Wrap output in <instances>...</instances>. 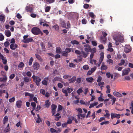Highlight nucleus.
Instances as JSON below:
<instances>
[{
    "mask_svg": "<svg viewBox=\"0 0 133 133\" xmlns=\"http://www.w3.org/2000/svg\"><path fill=\"white\" fill-rule=\"evenodd\" d=\"M31 32L35 35H37L40 34L41 35L43 34L40 29L37 27H33L31 30Z\"/></svg>",
    "mask_w": 133,
    "mask_h": 133,
    "instance_id": "obj_1",
    "label": "nucleus"
},
{
    "mask_svg": "<svg viewBox=\"0 0 133 133\" xmlns=\"http://www.w3.org/2000/svg\"><path fill=\"white\" fill-rule=\"evenodd\" d=\"M100 57L98 62V63H97V66L99 67L102 62L104 57V53L102 52L100 54Z\"/></svg>",
    "mask_w": 133,
    "mask_h": 133,
    "instance_id": "obj_2",
    "label": "nucleus"
},
{
    "mask_svg": "<svg viewBox=\"0 0 133 133\" xmlns=\"http://www.w3.org/2000/svg\"><path fill=\"white\" fill-rule=\"evenodd\" d=\"M121 115L119 114H116L115 113H111V117L112 119L114 118L119 119L120 118Z\"/></svg>",
    "mask_w": 133,
    "mask_h": 133,
    "instance_id": "obj_3",
    "label": "nucleus"
},
{
    "mask_svg": "<svg viewBox=\"0 0 133 133\" xmlns=\"http://www.w3.org/2000/svg\"><path fill=\"white\" fill-rule=\"evenodd\" d=\"M41 81V79L39 77L36 76V79L34 81L36 85L37 86H39L40 85V82Z\"/></svg>",
    "mask_w": 133,
    "mask_h": 133,
    "instance_id": "obj_4",
    "label": "nucleus"
},
{
    "mask_svg": "<svg viewBox=\"0 0 133 133\" xmlns=\"http://www.w3.org/2000/svg\"><path fill=\"white\" fill-rule=\"evenodd\" d=\"M22 104V102L21 100L17 101L16 102V105L17 108H21Z\"/></svg>",
    "mask_w": 133,
    "mask_h": 133,
    "instance_id": "obj_5",
    "label": "nucleus"
},
{
    "mask_svg": "<svg viewBox=\"0 0 133 133\" xmlns=\"http://www.w3.org/2000/svg\"><path fill=\"white\" fill-rule=\"evenodd\" d=\"M49 80L48 77H46L42 81V83L43 85H48V81Z\"/></svg>",
    "mask_w": 133,
    "mask_h": 133,
    "instance_id": "obj_6",
    "label": "nucleus"
},
{
    "mask_svg": "<svg viewBox=\"0 0 133 133\" xmlns=\"http://www.w3.org/2000/svg\"><path fill=\"white\" fill-rule=\"evenodd\" d=\"M39 64L38 62H35L33 65V68L34 70H38L39 67Z\"/></svg>",
    "mask_w": 133,
    "mask_h": 133,
    "instance_id": "obj_7",
    "label": "nucleus"
},
{
    "mask_svg": "<svg viewBox=\"0 0 133 133\" xmlns=\"http://www.w3.org/2000/svg\"><path fill=\"white\" fill-rule=\"evenodd\" d=\"M33 41L32 38L31 37L27 38L25 40H23V42L26 43H28L30 42H31Z\"/></svg>",
    "mask_w": 133,
    "mask_h": 133,
    "instance_id": "obj_8",
    "label": "nucleus"
},
{
    "mask_svg": "<svg viewBox=\"0 0 133 133\" xmlns=\"http://www.w3.org/2000/svg\"><path fill=\"white\" fill-rule=\"evenodd\" d=\"M26 11L28 12H30V13L32 12L33 8H32L30 6H26L25 8Z\"/></svg>",
    "mask_w": 133,
    "mask_h": 133,
    "instance_id": "obj_9",
    "label": "nucleus"
},
{
    "mask_svg": "<svg viewBox=\"0 0 133 133\" xmlns=\"http://www.w3.org/2000/svg\"><path fill=\"white\" fill-rule=\"evenodd\" d=\"M108 69V67L105 65L104 62H103L101 67V69L102 70H106Z\"/></svg>",
    "mask_w": 133,
    "mask_h": 133,
    "instance_id": "obj_10",
    "label": "nucleus"
},
{
    "mask_svg": "<svg viewBox=\"0 0 133 133\" xmlns=\"http://www.w3.org/2000/svg\"><path fill=\"white\" fill-rule=\"evenodd\" d=\"M18 45L16 44H15L14 45V44H11L10 45V48L14 50L18 47Z\"/></svg>",
    "mask_w": 133,
    "mask_h": 133,
    "instance_id": "obj_11",
    "label": "nucleus"
},
{
    "mask_svg": "<svg viewBox=\"0 0 133 133\" xmlns=\"http://www.w3.org/2000/svg\"><path fill=\"white\" fill-rule=\"evenodd\" d=\"M5 35L7 37H9L11 36V32L10 31L8 30H6L4 31Z\"/></svg>",
    "mask_w": 133,
    "mask_h": 133,
    "instance_id": "obj_12",
    "label": "nucleus"
},
{
    "mask_svg": "<svg viewBox=\"0 0 133 133\" xmlns=\"http://www.w3.org/2000/svg\"><path fill=\"white\" fill-rule=\"evenodd\" d=\"M5 16L0 15V21H1V23H4L5 21Z\"/></svg>",
    "mask_w": 133,
    "mask_h": 133,
    "instance_id": "obj_13",
    "label": "nucleus"
},
{
    "mask_svg": "<svg viewBox=\"0 0 133 133\" xmlns=\"http://www.w3.org/2000/svg\"><path fill=\"white\" fill-rule=\"evenodd\" d=\"M86 81L88 82L92 83L94 79L91 77H87L86 78Z\"/></svg>",
    "mask_w": 133,
    "mask_h": 133,
    "instance_id": "obj_14",
    "label": "nucleus"
},
{
    "mask_svg": "<svg viewBox=\"0 0 133 133\" xmlns=\"http://www.w3.org/2000/svg\"><path fill=\"white\" fill-rule=\"evenodd\" d=\"M76 79V77L75 76H73L72 78L69 79V82L70 83L74 82Z\"/></svg>",
    "mask_w": 133,
    "mask_h": 133,
    "instance_id": "obj_15",
    "label": "nucleus"
},
{
    "mask_svg": "<svg viewBox=\"0 0 133 133\" xmlns=\"http://www.w3.org/2000/svg\"><path fill=\"white\" fill-rule=\"evenodd\" d=\"M7 79V77L5 76L3 77L0 78V82H5Z\"/></svg>",
    "mask_w": 133,
    "mask_h": 133,
    "instance_id": "obj_16",
    "label": "nucleus"
},
{
    "mask_svg": "<svg viewBox=\"0 0 133 133\" xmlns=\"http://www.w3.org/2000/svg\"><path fill=\"white\" fill-rule=\"evenodd\" d=\"M50 105V103L49 102V100H47L45 102V106L47 108H48Z\"/></svg>",
    "mask_w": 133,
    "mask_h": 133,
    "instance_id": "obj_17",
    "label": "nucleus"
},
{
    "mask_svg": "<svg viewBox=\"0 0 133 133\" xmlns=\"http://www.w3.org/2000/svg\"><path fill=\"white\" fill-rule=\"evenodd\" d=\"M35 56L36 58L40 61L42 62L43 61V59L40 55L37 54H36Z\"/></svg>",
    "mask_w": 133,
    "mask_h": 133,
    "instance_id": "obj_18",
    "label": "nucleus"
},
{
    "mask_svg": "<svg viewBox=\"0 0 133 133\" xmlns=\"http://www.w3.org/2000/svg\"><path fill=\"white\" fill-rule=\"evenodd\" d=\"M113 94L114 96L117 97H121L122 96L121 94L117 92H114Z\"/></svg>",
    "mask_w": 133,
    "mask_h": 133,
    "instance_id": "obj_19",
    "label": "nucleus"
},
{
    "mask_svg": "<svg viewBox=\"0 0 133 133\" xmlns=\"http://www.w3.org/2000/svg\"><path fill=\"white\" fill-rule=\"evenodd\" d=\"M41 46L42 50L43 51H45L46 50L45 45L42 43H41Z\"/></svg>",
    "mask_w": 133,
    "mask_h": 133,
    "instance_id": "obj_20",
    "label": "nucleus"
},
{
    "mask_svg": "<svg viewBox=\"0 0 133 133\" xmlns=\"http://www.w3.org/2000/svg\"><path fill=\"white\" fill-rule=\"evenodd\" d=\"M8 118L7 116H5L4 117L3 119V124L4 125L5 124L8 122Z\"/></svg>",
    "mask_w": 133,
    "mask_h": 133,
    "instance_id": "obj_21",
    "label": "nucleus"
},
{
    "mask_svg": "<svg viewBox=\"0 0 133 133\" xmlns=\"http://www.w3.org/2000/svg\"><path fill=\"white\" fill-rule=\"evenodd\" d=\"M1 58L2 60V61L3 63L5 64H6L7 62L6 58L4 56L3 57Z\"/></svg>",
    "mask_w": 133,
    "mask_h": 133,
    "instance_id": "obj_22",
    "label": "nucleus"
},
{
    "mask_svg": "<svg viewBox=\"0 0 133 133\" xmlns=\"http://www.w3.org/2000/svg\"><path fill=\"white\" fill-rule=\"evenodd\" d=\"M82 56L84 58H85L88 54V53H86L83 51H82Z\"/></svg>",
    "mask_w": 133,
    "mask_h": 133,
    "instance_id": "obj_23",
    "label": "nucleus"
},
{
    "mask_svg": "<svg viewBox=\"0 0 133 133\" xmlns=\"http://www.w3.org/2000/svg\"><path fill=\"white\" fill-rule=\"evenodd\" d=\"M25 96H30L31 97H32L34 96L33 94H31L27 92H26L25 93Z\"/></svg>",
    "mask_w": 133,
    "mask_h": 133,
    "instance_id": "obj_24",
    "label": "nucleus"
},
{
    "mask_svg": "<svg viewBox=\"0 0 133 133\" xmlns=\"http://www.w3.org/2000/svg\"><path fill=\"white\" fill-rule=\"evenodd\" d=\"M62 51V49L59 47H57L56 48V53L60 54Z\"/></svg>",
    "mask_w": 133,
    "mask_h": 133,
    "instance_id": "obj_25",
    "label": "nucleus"
},
{
    "mask_svg": "<svg viewBox=\"0 0 133 133\" xmlns=\"http://www.w3.org/2000/svg\"><path fill=\"white\" fill-rule=\"evenodd\" d=\"M71 43L72 44L78 45L79 44V42L76 40H73L71 41Z\"/></svg>",
    "mask_w": 133,
    "mask_h": 133,
    "instance_id": "obj_26",
    "label": "nucleus"
},
{
    "mask_svg": "<svg viewBox=\"0 0 133 133\" xmlns=\"http://www.w3.org/2000/svg\"><path fill=\"white\" fill-rule=\"evenodd\" d=\"M51 6H47L45 9V12H48L51 9Z\"/></svg>",
    "mask_w": 133,
    "mask_h": 133,
    "instance_id": "obj_27",
    "label": "nucleus"
},
{
    "mask_svg": "<svg viewBox=\"0 0 133 133\" xmlns=\"http://www.w3.org/2000/svg\"><path fill=\"white\" fill-rule=\"evenodd\" d=\"M34 59L32 57H31L29 60L28 64L29 65H31L32 64Z\"/></svg>",
    "mask_w": 133,
    "mask_h": 133,
    "instance_id": "obj_28",
    "label": "nucleus"
},
{
    "mask_svg": "<svg viewBox=\"0 0 133 133\" xmlns=\"http://www.w3.org/2000/svg\"><path fill=\"white\" fill-rule=\"evenodd\" d=\"M106 88L107 89V90L106 92V93H109L110 92V88L109 85H107L106 86Z\"/></svg>",
    "mask_w": 133,
    "mask_h": 133,
    "instance_id": "obj_29",
    "label": "nucleus"
},
{
    "mask_svg": "<svg viewBox=\"0 0 133 133\" xmlns=\"http://www.w3.org/2000/svg\"><path fill=\"white\" fill-rule=\"evenodd\" d=\"M90 63L92 64H94L95 65H97V63H96L97 61L96 60L92 59L90 60Z\"/></svg>",
    "mask_w": 133,
    "mask_h": 133,
    "instance_id": "obj_30",
    "label": "nucleus"
},
{
    "mask_svg": "<svg viewBox=\"0 0 133 133\" xmlns=\"http://www.w3.org/2000/svg\"><path fill=\"white\" fill-rule=\"evenodd\" d=\"M62 90L63 92L65 94V96L66 97L67 96H68V95L66 89H63Z\"/></svg>",
    "mask_w": 133,
    "mask_h": 133,
    "instance_id": "obj_31",
    "label": "nucleus"
},
{
    "mask_svg": "<svg viewBox=\"0 0 133 133\" xmlns=\"http://www.w3.org/2000/svg\"><path fill=\"white\" fill-rule=\"evenodd\" d=\"M52 110H56V109L57 108V106L56 105L52 104L51 105Z\"/></svg>",
    "mask_w": 133,
    "mask_h": 133,
    "instance_id": "obj_32",
    "label": "nucleus"
},
{
    "mask_svg": "<svg viewBox=\"0 0 133 133\" xmlns=\"http://www.w3.org/2000/svg\"><path fill=\"white\" fill-rule=\"evenodd\" d=\"M72 48L70 49L69 48H66L65 49V51L68 53L71 51V50H72Z\"/></svg>",
    "mask_w": 133,
    "mask_h": 133,
    "instance_id": "obj_33",
    "label": "nucleus"
},
{
    "mask_svg": "<svg viewBox=\"0 0 133 133\" xmlns=\"http://www.w3.org/2000/svg\"><path fill=\"white\" fill-rule=\"evenodd\" d=\"M83 91L82 88H80L77 91V92L78 94L80 95Z\"/></svg>",
    "mask_w": 133,
    "mask_h": 133,
    "instance_id": "obj_34",
    "label": "nucleus"
},
{
    "mask_svg": "<svg viewBox=\"0 0 133 133\" xmlns=\"http://www.w3.org/2000/svg\"><path fill=\"white\" fill-rule=\"evenodd\" d=\"M109 123V122L108 121H105L102 122L100 123L101 125H102L104 124L107 125Z\"/></svg>",
    "mask_w": 133,
    "mask_h": 133,
    "instance_id": "obj_35",
    "label": "nucleus"
},
{
    "mask_svg": "<svg viewBox=\"0 0 133 133\" xmlns=\"http://www.w3.org/2000/svg\"><path fill=\"white\" fill-rule=\"evenodd\" d=\"M71 76L69 75H65L63 76V78L64 79H66L69 78H71Z\"/></svg>",
    "mask_w": 133,
    "mask_h": 133,
    "instance_id": "obj_36",
    "label": "nucleus"
},
{
    "mask_svg": "<svg viewBox=\"0 0 133 133\" xmlns=\"http://www.w3.org/2000/svg\"><path fill=\"white\" fill-rule=\"evenodd\" d=\"M83 68L85 70H87L89 69V66L88 65H85L83 66Z\"/></svg>",
    "mask_w": 133,
    "mask_h": 133,
    "instance_id": "obj_37",
    "label": "nucleus"
},
{
    "mask_svg": "<svg viewBox=\"0 0 133 133\" xmlns=\"http://www.w3.org/2000/svg\"><path fill=\"white\" fill-rule=\"evenodd\" d=\"M130 49H128L127 48H125L124 49V52L126 53H128L129 52L131 51Z\"/></svg>",
    "mask_w": 133,
    "mask_h": 133,
    "instance_id": "obj_38",
    "label": "nucleus"
},
{
    "mask_svg": "<svg viewBox=\"0 0 133 133\" xmlns=\"http://www.w3.org/2000/svg\"><path fill=\"white\" fill-rule=\"evenodd\" d=\"M89 15L91 17V18H94V13L92 12H90L89 13Z\"/></svg>",
    "mask_w": 133,
    "mask_h": 133,
    "instance_id": "obj_39",
    "label": "nucleus"
},
{
    "mask_svg": "<svg viewBox=\"0 0 133 133\" xmlns=\"http://www.w3.org/2000/svg\"><path fill=\"white\" fill-rule=\"evenodd\" d=\"M125 63V61L124 59H122L121 61V62L118 64V65L121 66L123 65Z\"/></svg>",
    "mask_w": 133,
    "mask_h": 133,
    "instance_id": "obj_40",
    "label": "nucleus"
},
{
    "mask_svg": "<svg viewBox=\"0 0 133 133\" xmlns=\"http://www.w3.org/2000/svg\"><path fill=\"white\" fill-rule=\"evenodd\" d=\"M61 25L63 27L65 28H66V24L64 21H63L61 22Z\"/></svg>",
    "mask_w": 133,
    "mask_h": 133,
    "instance_id": "obj_41",
    "label": "nucleus"
},
{
    "mask_svg": "<svg viewBox=\"0 0 133 133\" xmlns=\"http://www.w3.org/2000/svg\"><path fill=\"white\" fill-rule=\"evenodd\" d=\"M24 65L22 62H20L18 65V67L19 68H22L24 67Z\"/></svg>",
    "mask_w": 133,
    "mask_h": 133,
    "instance_id": "obj_42",
    "label": "nucleus"
},
{
    "mask_svg": "<svg viewBox=\"0 0 133 133\" xmlns=\"http://www.w3.org/2000/svg\"><path fill=\"white\" fill-rule=\"evenodd\" d=\"M62 53L63 56L66 57L68 56V54L65 51H62Z\"/></svg>",
    "mask_w": 133,
    "mask_h": 133,
    "instance_id": "obj_43",
    "label": "nucleus"
},
{
    "mask_svg": "<svg viewBox=\"0 0 133 133\" xmlns=\"http://www.w3.org/2000/svg\"><path fill=\"white\" fill-rule=\"evenodd\" d=\"M111 98H112V105H113L115 104V102L116 100V98L114 97H112Z\"/></svg>",
    "mask_w": 133,
    "mask_h": 133,
    "instance_id": "obj_44",
    "label": "nucleus"
},
{
    "mask_svg": "<svg viewBox=\"0 0 133 133\" xmlns=\"http://www.w3.org/2000/svg\"><path fill=\"white\" fill-rule=\"evenodd\" d=\"M72 123V121L71 119L70 118H68L67 121L66 122L67 124H70Z\"/></svg>",
    "mask_w": 133,
    "mask_h": 133,
    "instance_id": "obj_45",
    "label": "nucleus"
},
{
    "mask_svg": "<svg viewBox=\"0 0 133 133\" xmlns=\"http://www.w3.org/2000/svg\"><path fill=\"white\" fill-rule=\"evenodd\" d=\"M15 100V98L14 97H12L10 98L9 100V102L10 103L14 102Z\"/></svg>",
    "mask_w": 133,
    "mask_h": 133,
    "instance_id": "obj_46",
    "label": "nucleus"
},
{
    "mask_svg": "<svg viewBox=\"0 0 133 133\" xmlns=\"http://www.w3.org/2000/svg\"><path fill=\"white\" fill-rule=\"evenodd\" d=\"M84 50L86 52H88L89 51H91V48L90 47L89 48H85Z\"/></svg>",
    "mask_w": 133,
    "mask_h": 133,
    "instance_id": "obj_47",
    "label": "nucleus"
},
{
    "mask_svg": "<svg viewBox=\"0 0 133 133\" xmlns=\"http://www.w3.org/2000/svg\"><path fill=\"white\" fill-rule=\"evenodd\" d=\"M5 90H0V96H2V94L5 93Z\"/></svg>",
    "mask_w": 133,
    "mask_h": 133,
    "instance_id": "obj_48",
    "label": "nucleus"
},
{
    "mask_svg": "<svg viewBox=\"0 0 133 133\" xmlns=\"http://www.w3.org/2000/svg\"><path fill=\"white\" fill-rule=\"evenodd\" d=\"M23 79L24 81L26 82H28L30 80L29 78L28 77H25Z\"/></svg>",
    "mask_w": 133,
    "mask_h": 133,
    "instance_id": "obj_49",
    "label": "nucleus"
},
{
    "mask_svg": "<svg viewBox=\"0 0 133 133\" xmlns=\"http://www.w3.org/2000/svg\"><path fill=\"white\" fill-rule=\"evenodd\" d=\"M50 131L52 133L56 132V133H57V130L53 128H51L50 129Z\"/></svg>",
    "mask_w": 133,
    "mask_h": 133,
    "instance_id": "obj_50",
    "label": "nucleus"
},
{
    "mask_svg": "<svg viewBox=\"0 0 133 133\" xmlns=\"http://www.w3.org/2000/svg\"><path fill=\"white\" fill-rule=\"evenodd\" d=\"M89 6V5L87 4H85L83 5L84 8L86 9H88Z\"/></svg>",
    "mask_w": 133,
    "mask_h": 133,
    "instance_id": "obj_51",
    "label": "nucleus"
},
{
    "mask_svg": "<svg viewBox=\"0 0 133 133\" xmlns=\"http://www.w3.org/2000/svg\"><path fill=\"white\" fill-rule=\"evenodd\" d=\"M87 22V20L85 18L83 19L82 21V23L84 24H86Z\"/></svg>",
    "mask_w": 133,
    "mask_h": 133,
    "instance_id": "obj_52",
    "label": "nucleus"
},
{
    "mask_svg": "<svg viewBox=\"0 0 133 133\" xmlns=\"http://www.w3.org/2000/svg\"><path fill=\"white\" fill-rule=\"evenodd\" d=\"M96 66H95L94 67L92 68L90 70L93 73L94 72L96 69Z\"/></svg>",
    "mask_w": 133,
    "mask_h": 133,
    "instance_id": "obj_53",
    "label": "nucleus"
},
{
    "mask_svg": "<svg viewBox=\"0 0 133 133\" xmlns=\"http://www.w3.org/2000/svg\"><path fill=\"white\" fill-rule=\"evenodd\" d=\"M9 43L7 41H6L4 43V45L5 47L8 46L9 45Z\"/></svg>",
    "mask_w": 133,
    "mask_h": 133,
    "instance_id": "obj_54",
    "label": "nucleus"
},
{
    "mask_svg": "<svg viewBox=\"0 0 133 133\" xmlns=\"http://www.w3.org/2000/svg\"><path fill=\"white\" fill-rule=\"evenodd\" d=\"M4 38V37L1 33H0V40L2 41Z\"/></svg>",
    "mask_w": 133,
    "mask_h": 133,
    "instance_id": "obj_55",
    "label": "nucleus"
},
{
    "mask_svg": "<svg viewBox=\"0 0 133 133\" xmlns=\"http://www.w3.org/2000/svg\"><path fill=\"white\" fill-rule=\"evenodd\" d=\"M15 75L14 74H11L9 76V78L11 79H12L15 77Z\"/></svg>",
    "mask_w": 133,
    "mask_h": 133,
    "instance_id": "obj_56",
    "label": "nucleus"
},
{
    "mask_svg": "<svg viewBox=\"0 0 133 133\" xmlns=\"http://www.w3.org/2000/svg\"><path fill=\"white\" fill-rule=\"evenodd\" d=\"M40 92L43 95H44L45 94V92L44 90L43 89H41L40 90Z\"/></svg>",
    "mask_w": 133,
    "mask_h": 133,
    "instance_id": "obj_57",
    "label": "nucleus"
},
{
    "mask_svg": "<svg viewBox=\"0 0 133 133\" xmlns=\"http://www.w3.org/2000/svg\"><path fill=\"white\" fill-rule=\"evenodd\" d=\"M57 85L58 87L60 89L62 88L63 87V84L60 83H58V84Z\"/></svg>",
    "mask_w": 133,
    "mask_h": 133,
    "instance_id": "obj_58",
    "label": "nucleus"
},
{
    "mask_svg": "<svg viewBox=\"0 0 133 133\" xmlns=\"http://www.w3.org/2000/svg\"><path fill=\"white\" fill-rule=\"evenodd\" d=\"M53 44L51 43L50 42H49L48 43V48H50V47H51L52 46V45Z\"/></svg>",
    "mask_w": 133,
    "mask_h": 133,
    "instance_id": "obj_59",
    "label": "nucleus"
},
{
    "mask_svg": "<svg viewBox=\"0 0 133 133\" xmlns=\"http://www.w3.org/2000/svg\"><path fill=\"white\" fill-rule=\"evenodd\" d=\"M107 61L108 62L109 64H110V63H112V64H113V61L111 59H108Z\"/></svg>",
    "mask_w": 133,
    "mask_h": 133,
    "instance_id": "obj_60",
    "label": "nucleus"
},
{
    "mask_svg": "<svg viewBox=\"0 0 133 133\" xmlns=\"http://www.w3.org/2000/svg\"><path fill=\"white\" fill-rule=\"evenodd\" d=\"M9 24L11 25H14L15 24V22L13 20L9 22Z\"/></svg>",
    "mask_w": 133,
    "mask_h": 133,
    "instance_id": "obj_61",
    "label": "nucleus"
},
{
    "mask_svg": "<svg viewBox=\"0 0 133 133\" xmlns=\"http://www.w3.org/2000/svg\"><path fill=\"white\" fill-rule=\"evenodd\" d=\"M75 52L76 54L78 55H81L82 54L81 51L78 50H76L75 51Z\"/></svg>",
    "mask_w": 133,
    "mask_h": 133,
    "instance_id": "obj_62",
    "label": "nucleus"
},
{
    "mask_svg": "<svg viewBox=\"0 0 133 133\" xmlns=\"http://www.w3.org/2000/svg\"><path fill=\"white\" fill-rule=\"evenodd\" d=\"M92 44L93 46H96L97 45V43L96 42L94 41H92Z\"/></svg>",
    "mask_w": 133,
    "mask_h": 133,
    "instance_id": "obj_63",
    "label": "nucleus"
},
{
    "mask_svg": "<svg viewBox=\"0 0 133 133\" xmlns=\"http://www.w3.org/2000/svg\"><path fill=\"white\" fill-rule=\"evenodd\" d=\"M30 16L32 18H36L37 16V15L35 14L32 13L30 14Z\"/></svg>",
    "mask_w": 133,
    "mask_h": 133,
    "instance_id": "obj_64",
    "label": "nucleus"
}]
</instances>
